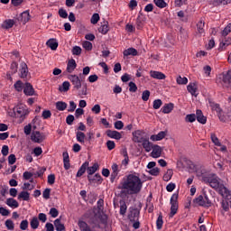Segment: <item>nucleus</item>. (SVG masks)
<instances>
[{"label": "nucleus", "mask_w": 231, "mask_h": 231, "mask_svg": "<svg viewBox=\"0 0 231 231\" xmlns=\"http://www.w3.org/2000/svg\"><path fill=\"white\" fill-rule=\"evenodd\" d=\"M143 187V182L142 179L136 173H132L127 175L126 179L121 182L119 189L124 190H128L131 194H139Z\"/></svg>", "instance_id": "1"}, {"label": "nucleus", "mask_w": 231, "mask_h": 231, "mask_svg": "<svg viewBox=\"0 0 231 231\" xmlns=\"http://www.w3.org/2000/svg\"><path fill=\"white\" fill-rule=\"evenodd\" d=\"M68 79L73 86V91H78V97L84 98L88 95V84H82V80L78 75H69Z\"/></svg>", "instance_id": "2"}, {"label": "nucleus", "mask_w": 231, "mask_h": 231, "mask_svg": "<svg viewBox=\"0 0 231 231\" xmlns=\"http://www.w3.org/2000/svg\"><path fill=\"white\" fill-rule=\"evenodd\" d=\"M208 107H210L211 111H215L217 113L220 122H226V116H225V113H223V109L221 108L219 104L215 103L214 101H212V99H208Z\"/></svg>", "instance_id": "3"}, {"label": "nucleus", "mask_w": 231, "mask_h": 231, "mask_svg": "<svg viewBox=\"0 0 231 231\" xmlns=\"http://www.w3.org/2000/svg\"><path fill=\"white\" fill-rule=\"evenodd\" d=\"M14 115L15 118H22V120H24V118L30 115V111H28L26 106L18 105L14 108Z\"/></svg>", "instance_id": "4"}, {"label": "nucleus", "mask_w": 231, "mask_h": 231, "mask_svg": "<svg viewBox=\"0 0 231 231\" xmlns=\"http://www.w3.org/2000/svg\"><path fill=\"white\" fill-rule=\"evenodd\" d=\"M196 120L199 124H203V111L198 109L196 111V114H189V115H187L185 117V121L189 122V124L196 122Z\"/></svg>", "instance_id": "5"}, {"label": "nucleus", "mask_w": 231, "mask_h": 231, "mask_svg": "<svg viewBox=\"0 0 231 231\" xmlns=\"http://www.w3.org/2000/svg\"><path fill=\"white\" fill-rule=\"evenodd\" d=\"M178 193H174L170 199V203L171 205L170 212L171 217H173V216H176V214H178Z\"/></svg>", "instance_id": "6"}, {"label": "nucleus", "mask_w": 231, "mask_h": 231, "mask_svg": "<svg viewBox=\"0 0 231 231\" xmlns=\"http://www.w3.org/2000/svg\"><path fill=\"white\" fill-rule=\"evenodd\" d=\"M31 140L34 143H42L46 140V135L39 131H33L31 134Z\"/></svg>", "instance_id": "7"}, {"label": "nucleus", "mask_w": 231, "mask_h": 231, "mask_svg": "<svg viewBox=\"0 0 231 231\" xmlns=\"http://www.w3.org/2000/svg\"><path fill=\"white\" fill-rule=\"evenodd\" d=\"M129 221H136L140 219V211L138 208L131 207L129 208V213L127 216Z\"/></svg>", "instance_id": "8"}, {"label": "nucleus", "mask_w": 231, "mask_h": 231, "mask_svg": "<svg viewBox=\"0 0 231 231\" xmlns=\"http://www.w3.org/2000/svg\"><path fill=\"white\" fill-rule=\"evenodd\" d=\"M23 93L26 97H35V96H37V93H35V88H33V86L29 82H26L24 84Z\"/></svg>", "instance_id": "9"}, {"label": "nucleus", "mask_w": 231, "mask_h": 231, "mask_svg": "<svg viewBox=\"0 0 231 231\" xmlns=\"http://www.w3.org/2000/svg\"><path fill=\"white\" fill-rule=\"evenodd\" d=\"M222 82L224 88H230L231 86V70H228L226 73H223Z\"/></svg>", "instance_id": "10"}, {"label": "nucleus", "mask_w": 231, "mask_h": 231, "mask_svg": "<svg viewBox=\"0 0 231 231\" xmlns=\"http://www.w3.org/2000/svg\"><path fill=\"white\" fill-rule=\"evenodd\" d=\"M187 89L192 97H197L199 95V91L198 90V84L196 83H189L187 86Z\"/></svg>", "instance_id": "11"}, {"label": "nucleus", "mask_w": 231, "mask_h": 231, "mask_svg": "<svg viewBox=\"0 0 231 231\" xmlns=\"http://www.w3.org/2000/svg\"><path fill=\"white\" fill-rule=\"evenodd\" d=\"M133 136V140L135 143H142V142L145 139V137H143V132L140 130L134 132Z\"/></svg>", "instance_id": "12"}, {"label": "nucleus", "mask_w": 231, "mask_h": 231, "mask_svg": "<svg viewBox=\"0 0 231 231\" xmlns=\"http://www.w3.org/2000/svg\"><path fill=\"white\" fill-rule=\"evenodd\" d=\"M118 172H120V168L118 167V164L113 163L112 164V173L110 175L111 183L115 182V180H116V177L118 176Z\"/></svg>", "instance_id": "13"}, {"label": "nucleus", "mask_w": 231, "mask_h": 231, "mask_svg": "<svg viewBox=\"0 0 231 231\" xmlns=\"http://www.w3.org/2000/svg\"><path fill=\"white\" fill-rule=\"evenodd\" d=\"M20 74L19 77L20 79H26L28 77V65H26L25 62H22L20 65Z\"/></svg>", "instance_id": "14"}, {"label": "nucleus", "mask_w": 231, "mask_h": 231, "mask_svg": "<svg viewBox=\"0 0 231 231\" xmlns=\"http://www.w3.org/2000/svg\"><path fill=\"white\" fill-rule=\"evenodd\" d=\"M150 77H152V79H156L157 80H165V79H167L162 72L156 70H151Z\"/></svg>", "instance_id": "15"}, {"label": "nucleus", "mask_w": 231, "mask_h": 231, "mask_svg": "<svg viewBox=\"0 0 231 231\" xmlns=\"http://www.w3.org/2000/svg\"><path fill=\"white\" fill-rule=\"evenodd\" d=\"M106 136H108V138H113L114 140H122V134L115 130H107Z\"/></svg>", "instance_id": "16"}, {"label": "nucleus", "mask_w": 231, "mask_h": 231, "mask_svg": "<svg viewBox=\"0 0 231 231\" xmlns=\"http://www.w3.org/2000/svg\"><path fill=\"white\" fill-rule=\"evenodd\" d=\"M203 73L205 80H210L212 79V67L210 65H205L203 67Z\"/></svg>", "instance_id": "17"}, {"label": "nucleus", "mask_w": 231, "mask_h": 231, "mask_svg": "<svg viewBox=\"0 0 231 231\" xmlns=\"http://www.w3.org/2000/svg\"><path fill=\"white\" fill-rule=\"evenodd\" d=\"M63 167L65 171H69V168L71 167V164L69 163V153L68 152H63Z\"/></svg>", "instance_id": "18"}, {"label": "nucleus", "mask_w": 231, "mask_h": 231, "mask_svg": "<svg viewBox=\"0 0 231 231\" xmlns=\"http://www.w3.org/2000/svg\"><path fill=\"white\" fill-rule=\"evenodd\" d=\"M165 136H167V132L161 131L158 134L151 135L150 140H152V142H160L161 140H163Z\"/></svg>", "instance_id": "19"}, {"label": "nucleus", "mask_w": 231, "mask_h": 231, "mask_svg": "<svg viewBox=\"0 0 231 231\" xmlns=\"http://www.w3.org/2000/svg\"><path fill=\"white\" fill-rule=\"evenodd\" d=\"M88 167H89V162H85L79 169L76 174V177L81 178V176H84V174L86 173V171H88Z\"/></svg>", "instance_id": "20"}, {"label": "nucleus", "mask_w": 231, "mask_h": 231, "mask_svg": "<svg viewBox=\"0 0 231 231\" xmlns=\"http://www.w3.org/2000/svg\"><path fill=\"white\" fill-rule=\"evenodd\" d=\"M77 69V61L74 59H70L67 63V72L73 73Z\"/></svg>", "instance_id": "21"}, {"label": "nucleus", "mask_w": 231, "mask_h": 231, "mask_svg": "<svg viewBox=\"0 0 231 231\" xmlns=\"http://www.w3.org/2000/svg\"><path fill=\"white\" fill-rule=\"evenodd\" d=\"M230 44H231V38L230 37L225 38L224 41H222L219 43V47H218L219 51H223L224 50H226L227 46H230Z\"/></svg>", "instance_id": "22"}, {"label": "nucleus", "mask_w": 231, "mask_h": 231, "mask_svg": "<svg viewBox=\"0 0 231 231\" xmlns=\"http://www.w3.org/2000/svg\"><path fill=\"white\" fill-rule=\"evenodd\" d=\"M172 109H174V104L173 103H168V104H165L162 107L161 111L164 115H169V113H172Z\"/></svg>", "instance_id": "23"}, {"label": "nucleus", "mask_w": 231, "mask_h": 231, "mask_svg": "<svg viewBox=\"0 0 231 231\" xmlns=\"http://www.w3.org/2000/svg\"><path fill=\"white\" fill-rule=\"evenodd\" d=\"M152 158H160V156H162V148L160 147V145L155 144L152 146Z\"/></svg>", "instance_id": "24"}, {"label": "nucleus", "mask_w": 231, "mask_h": 231, "mask_svg": "<svg viewBox=\"0 0 231 231\" xmlns=\"http://www.w3.org/2000/svg\"><path fill=\"white\" fill-rule=\"evenodd\" d=\"M123 55L125 57H129L130 55H132V57H136V55H138V51L133 47H130L124 51Z\"/></svg>", "instance_id": "25"}, {"label": "nucleus", "mask_w": 231, "mask_h": 231, "mask_svg": "<svg viewBox=\"0 0 231 231\" xmlns=\"http://www.w3.org/2000/svg\"><path fill=\"white\" fill-rule=\"evenodd\" d=\"M88 180L89 183H98V181L102 183V176L98 173L95 174L94 176L88 175Z\"/></svg>", "instance_id": "26"}, {"label": "nucleus", "mask_w": 231, "mask_h": 231, "mask_svg": "<svg viewBox=\"0 0 231 231\" xmlns=\"http://www.w3.org/2000/svg\"><path fill=\"white\" fill-rule=\"evenodd\" d=\"M120 209L119 214L120 216H125L127 212V204L125 203V200L121 199L119 200Z\"/></svg>", "instance_id": "27"}, {"label": "nucleus", "mask_w": 231, "mask_h": 231, "mask_svg": "<svg viewBox=\"0 0 231 231\" xmlns=\"http://www.w3.org/2000/svg\"><path fill=\"white\" fill-rule=\"evenodd\" d=\"M46 45L48 46V48H51V50H52L53 51H55V50L59 48V42H57L56 39H50L46 42Z\"/></svg>", "instance_id": "28"}, {"label": "nucleus", "mask_w": 231, "mask_h": 231, "mask_svg": "<svg viewBox=\"0 0 231 231\" xmlns=\"http://www.w3.org/2000/svg\"><path fill=\"white\" fill-rule=\"evenodd\" d=\"M5 204L11 208H19V202L14 198L7 199Z\"/></svg>", "instance_id": "29"}, {"label": "nucleus", "mask_w": 231, "mask_h": 231, "mask_svg": "<svg viewBox=\"0 0 231 231\" xmlns=\"http://www.w3.org/2000/svg\"><path fill=\"white\" fill-rule=\"evenodd\" d=\"M143 147L146 151V152H151L152 151V143L149 142V139L145 138L143 142Z\"/></svg>", "instance_id": "30"}, {"label": "nucleus", "mask_w": 231, "mask_h": 231, "mask_svg": "<svg viewBox=\"0 0 231 231\" xmlns=\"http://www.w3.org/2000/svg\"><path fill=\"white\" fill-rule=\"evenodd\" d=\"M14 88L15 91H17L18 93H23V90L24 91V83H23L22 80H17L14 84Z\"/></svg>", "instance_id": "31"}, {"label": "nucleus", "mask_w": 231, "mask_h": 231, "mask_svg": "<svg viewBox=\"0 0 231 231\" xmlns=\"http://www.w3.org/2000/svg\"><path fill=\"white\" fill-rule=\"evenodd\" d=\"M54 226L57 231H66V226L64 224H61L60 218L54 220Z\"/></svg>", "instance_id": "32"}, {"label": "nucleus", "mask_w": 231, "mask_h": 231, "mask_svg": "<svg viewBox=\"0 0 231 231\" xmlns=\"http://www.w3.org/2000/svg\"><path fill=\"white\" fill-rule=\"evenodd\" d=\"M193 207H203V195H199L192 201Z\"/></svg>", "instance_id": "33"}, {"label": "nucleus", "mask_w": 231, "mask_h": 231, "mask_svg": "<svg viewBox=\"0 0 231 231\" xmlns=\"http://www.w3.org/2000/svg\"><path fill=\"white\" fill-rule=\"evenodd\" d=\"M14 24H15V20L8 19L4 22L2 26L5 30H10V28H14Z\"/></svg>", "instance_id": "34"}, {"label": "nucleus", "mask_w": 231, "mask_h": 231, "mask_svg": "<svg viewBox=\"0 0 231 231\" xmlns=\"http://www.w3.org/2000/svg\"><path fill=\"white\" fill-rule=\"evenodd\" d=\"M98 171V163H94L93 166L87 167V172L88 174V176H93V174H95V172Z\"/></svg>", "instance_id": "35"}, {"label": "nucleus", "mask_w": 231, "mask_h": 231, "mask_svg": "<svg viewBox=\"0 0 231 231\" xmlns=\"http://www.w3.org/2000/svg\"><path fill=\"white\" fill-rule=\"evenodd\" d=\"M76 140L79 143H84V142L86 140V134H84L83 132L78 131L76 133Z\"/></svg>", "instance_id": "36"}, {"label": "nucleus", "mask_w": 231, "mask_h": 231, "mask_svg": "<svg viewBox=\"0 0 231 231\" xmlns=\"http://www.w3.org/2000/svg\"><path fill=\"white\" fill-rule=\"evenodd\" d=\"M68 107V104L64 101H58L56 102V109L58 111H66Z\"/></svg>", "instance_id": "37"}, {"label": "nucleus", "mask_w": 231, "mask_h": 231, "mask_svg": "<svg viewBox=\"0 0 231 231\" xmlns=\"http://www.w3.org/2000/svg\"><path fill=\"white\" fill-rule=\"evenodd\" d=\"M18 199H23V201H30V192L21 191L18 195Z\"/></svg>", "instance_id": "38"}, {"label": "nucleus", "mask_w": 231, "mask_h": 231, "mask_svg": "<svg viewBox=\"0 0 231 231\" xmlns=\"http://www.w3.org/2000/svg\"><path fill=\"white\" fill-rule=\"evenodd\" d=\"M99 33L106 35L107 32H109V25L107 22H105L103 25H101L98 29Z\"/></svg>", "instance_id": "39"}, {"label": "nucleus", "mask_w": 231, "mask_h": 231, "mask_svg": "<svg viewBox=\"0 0 231 231\" xmlns=\"http://www.w3.org/2000/svg\"><path fill=\"white\" fill-rule=\"evenodd\" d=\"M176 82L177 84H179L180 86H185L187 84H189V79L186 78V77H181V76H179L177 79H176Z\"/></svg>", "instance_id": "40"}, {"label": "nucleus", "mask_w": 231, "mask_h": 231, "mask_svg": "<svg viewBox=\"0 0 231 231\" xmlns=\"http://www.w3.org/2000/svg\"><path fill=\"white\" fill-rule=\"evenodd\" d=\"M153 3L158 8H167L168 6L164 0H153Z\"/></svg>", "instance_id": "41"}, {"label": "nucleus", "mask_w": 231, "mask_h": 231, "mask_svg": "<svg viewBox=\"0 0 231 231\" xmlns=\"http://www.w3.org/2000/svg\"><path fill=\"white\" fill-rule=\"evenodd\" d=\"M174 174V171L172 170H168L166 173L163 175V180L164 181H171L172 180V175Z\"/></svg>", "instance_id": "42"}, {"label": "nucleus", "mask_w": 231, "mask_h": 231, "mask_svg": "<svg viewBox=\"0 0 231 231\" xmlns=\"http://www.w3.org/2000/svg\"><path fill=\"white\" fill-rule=\"evenodd\" d=\"M31 227L33 230H37V228H39V218H37V217H32L31 220Z\"/></svg>", "instance_id": "43"}, {"label": "nucleus", "mask_w": 231, "mask_h": 231, "mask_svg": "<svg viewBox=\"0 0 231 231\" xmlns=\"http://www.w3.org/2000/svg\"><path fill=\"white\" fill-rule=\"evenodd\" d=\"M156 226H157V230H162V228L163 226V216L159 215V217L156 220Z\"/></svg>", "instance_id": "44"}, {"label": "nucleus", "mask_w": 231, "mask_h": 231, "mask_svg": "<svg viewBox=\"0 0 231 231\" xmlns=\"http://www.w3.org/2000/svg\"><path fill=\"white\" fill-rule=\"evenodd\" d=\"M128 87L130 93H136V91H138V87L136 86V83L133 81L129 82Z\"/></svg>", "instance_id": "45"}, {"label": "nucleus", "mask_w": 231, "mask_h": 231, "mask_svg": "<svg viewBox=\"0 0 231 231\" xmlns=\"http://www.w3.org/2000/svg\"><path fill=\"white\" fill-rule=\"evenodd\" d=\"M231 32V23H228L224 30L221 32V35L222 37H226V35H228V33Z\"/></svg>", "instance_id": "46"}, {"label": "nucleus", "mask_w": 231, "mask_h": 231, "mask_svg": "<svg viewBox=\"0 0 231 231\" xmlns=\"http://www.w3.org/2000/svg\"><path fill=\"white\" fill-rule=\"evenodd\" d=\"M203 207H210L212 205V201H210V199H208V197L207 196V194L204 192L203 193Z\"/></svg>", "instance_id": "47"}, {"label": "nucleus", "mask_w": 231, "mask_h": 231, "mask_svg": "<svg viewBox=\"0 0 231 231\" xmlns=\"http://www.w3.org/2000/svg\"><path fill=\"white\" fill-rule=\"evenodd\" d=\"M211 141L217 147H221V142H219V139L215 134H211Z\"/></svg>", "instance_id": "48"}, {"label": "nucleus", "mask_w": 231, "mask_h": 231, "mask_svg": "<svg viewBox=\"0 0 231 231\" xmlns=\"http://www.w3.org/2000/svg\"><path fill=\"white\" fill-rule=\"evenodd\" d=\"M100 21V15L98 14H94L90 19L91 24H97Z\"/></svg>", "instance_id": "49"}, {"label": "nucleus", "mask_w": 231, "mask_h": 231, "mask_svg": "<svg viewBox=\"0 0 231 231\" xmlns=\"http://www.w3.org/2000/svg\"><path fill=\"white\" fill-rule=\"evenodd\" d=\"M22 21L23 23H28V21H30V12L25 11L22 13Z\"/></svg>", "instance_id": "50"}, {"label": "nucleus", "mask_w": 231, "mask_h": 231, "mask_svg": "<svg viewBox=\"0 0 231 231\" xmlns=\"http://www.w3.org/2000/svg\"><path fill=\"white\" fill-rule=\"evenodd\" d=\"M163 106L162 99H155L153 101V109H160Z\"/></svg>", "instance_id": "51"}, {"label": "nucleus", "mask_w": 231, "mask_h": 231, "mask_svg": "<svg viewBox=\"0 0 231 231\" xmlns=\"http://www.w3.org/2000/svg\"><path fill=\"white\" fill-rule=\"evenodd\" d=\"M149 97H151V91L149 90L143 91L142 100H143V102H147V100H149Z\"/></svg>", "instance_id": "52"}, {"label": "nucleus", "mask_w": 231, "mask_h": 231, "mask_svg": "<svg viewBox=\"0 0 231 231\" xmlns=\"http://www.w3.org/2000/svg\"><path fill=\"white\" fill-rule=\"evenodd\" d=\"M83 48L87 51H91L93 50V43H91L90 42H83Z\"/></svg>", "instance_id": "53"}, {"label": "nucleus", "mask_w": 231, "mask_h": 231, "mask_svg": "<svg viewBox=\"0 0 231 231\" xmlns=\"http://www.w3.org/2000/svg\"><path fill=\"white\" fill-rule=\"evenodd\" d=\"M59 15L61 17V19H68V12L66 9L60 8L59 9Z\"/></svg>", "instance_id": "54"}, {"label": "nucleus", "mask_w": 231, "mask_h": 231, "mask_svg": "<svg viewBox=\"0 0 231 231\" xmlns=\"http://www.w3.org/2000/svg\"><path fill=\"white\" fill-rule=\"evenodd\" d=\"M5 226L8 230H14V228H15V226L14 224V221L7 219L5 221Z\"/></svg>", "instance_id": "55"}, {"label": "nucleus", "mask_w": 231, "mask_h": 231, "mask_svg": "<svg viewBox=\"0 0 231 231\" xmlns=\"http://www.w3.org/2000/svg\"><path fill=\"white\" fill-rule=\"evenodd\" d=\"M17 68H18V64L17 62L14 61L12 64H11V75H15V73H17Z\"/></svg>", "instance_id": "56"}, {"label": "nucleus", "mask_w": 231, "mask_h": 231, "mask_svg": "<svg viewBox=\"0 0 231 231\" xmlns=\"http://www.w3.org/2000/svg\"><path fill=\"white\" fill-rule=\"evenodd\" d=\"M82 53V48L75 46L72 48V55H80Z\"/></svg>", "instance_id": "57"}, {"label": "nucleus", "mask_w": 231, "mask_h": 231, "mask_svg": "<svg viewBox=\"0 0 231 231\" xmlns=\"http://www.w3.org/2000/svg\"><path fill=\"white\" fill-rule=\"evenodd\" d=\"M149 174H151V176H159L160 175V168H152L149 171Z\"/></svg>", "instance_id": "58"}, {"label": "nucleus", "mask_w": 231, "mask_h": 231, "mask_svg": "<svg viewBox=\"0 0 231 231\" xmlns=\"http://www.w3.org/2000/svg\"><path fill=\"white\" fill-rule=\"evenodd\" d=\"M214 46H216V42L214 41V38H211L208 41V43L206 44V50H212V48H214Z\"/></svg>", "instance_id": "59"}, {"label": "nucleus", "mask_w": 231, "mask_h": 231, "mask_svg": "<svg viewBox=\"0 0 231 231\" xmlns=\"http://www.w3.org/2000/svg\"><path fill=\"white\" fill-rule=\"evenodd\" d=\"M69 86H71V85L69 84V81H64V82L62 83V89L60 88V91H64V92L69 91Z\"/></svg>", "instance_id": "60"}, {"label": "nucleus", "mask_w": 231, "mask_h": 231, "mask_svg": "<svg viewBox=\"0 0 231 231\" xmlns=\"http://www.w3.org/2000/svg\"><path fill=\"white\" fill-rule=\"evenodd\" d=\"M106 147L108 149V151H113V149H115L116 147V143H115L114 141H107L106 142Z\"/></svg>", "instance_id": "61"}, {"label": "nucleus", "mask_w": 231, "mask_h": 231, "mask_svg": "<svg viewBox=\"0 0 231 231\" xmlns=\"http://www.w3.org/2000/svg\"><path fill=\"white\" fill-rule=\"evenodd\" d=\"M17 162V158L15 157V154H10L8 156V163L9 165H14Z\"/></svg>", "instance_id": "62"}, {"label": "nucleus", "mask_w": 231, "mask_h": 231, "mask_svg": "<svg viewBox=\"0 0 231 231\" xmlns=\"http://www.w3.org/2000/svg\"><path fill=\"white\" fill-rule=\"evenodd\" d=\"M49 214L51 216V217H57L59 216V210L55 208H51Z\"/></svg>", "instance_id": "63"}, {"label": "nucleus", "mask_w": 231, "mask_h": 231, "mask_svg": "<svg viewBox=\"0 0 231 231\" xmlns=\"http://www.w3.org/2000/svg\"><path fill=\"white\" fill-rule=\"evenodd\" d=\"M20 228L22 230H28V220H23L21 223H20Z\"/></svg>", "instance_id": "64"}]
</instances>
